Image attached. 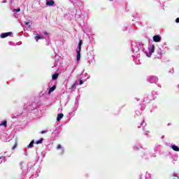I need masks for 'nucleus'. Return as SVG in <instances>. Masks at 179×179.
<instances>
[{
  "mask_svg": "<svg viewBox=\"0 0 179 179\" xmlns=\"http://www.w3.org/2000/svg\"><path fill=\"white\" fill-rule=\"evenodd\" d=\"M8 36H12V32L2 33L0 35V37L1 38H6V37H8Z\"/></svg>",
  "mask_w": 179,
  "mask_h": 179,
  "instance_id": "f257e3e1",
  "label": "nucleus"
},
{
  "mask_svg": "<svg viewBox=\"0 0 179 179\" xmlns=\"http://www.w3.org/2000/svg\"><path fill=\"white\" fill-rule=\"evenodd\" d=\"M153 41L155 43H160V41H162V38L159 35H155L153 36Z\"/></svg>",
  "mask_w": 179,
  "mask_h": 179,
  "instance_id": "f03ea898",
  "label": "nucleus"
},
{
  "mask_svg": "<svg viewBox=\"0 0 179 179\" xmlns=\"http://www.w3.org/2000/svg\"><path fill=\"white\" fill-rule=\"evenodd\" d=\"M54 3H55V2L54 1V0H50V1H48L46 2V5L48 6H52L54 5Z\"/></svg>",
  "mask_w": 179,
  "mask_h": 179,
  "instance_id": "7ed1b4c3",
  "label": "nucleus"
},
{
  "mask_svg": "<svg viewBox=\"0 0 179 179\" xmlns=\"http://www.w3.org/2000/svg\"><path fill=\"white\" fill-rule=\"evenodd\" d=\"M56 89H57V85H53L52 87L50 88L48 94H51V93H52V92H54V90H55Z\"/></svg>",
  "mask_w": 179,
  "mask_h": 179,
  "instance_id": "20e7f679",
  "label": "nucleus"
},
{
  "mask_svg": "<svg viewBox=\"0 0 179 179\" xmlns=\"http://www.w3.org/2000/svg\"><path fill=\"white\" fill-rule=\"evenodd\" d=\"M58 76H59V73H58L53 74L52 76V80H57V79H58Z\"/></svg>",
  "mask_w": 179,
  "mask_h": 179,
  "instance_id": "39448f33",
  "label": "nucleus"
},
{
  "mask_svg": "<svg viewBox=\"0 0 179 179\" xmlns=\"http://www.w3.org/2000/svg\"><path fill=\"white\" fill-rule=\"evenodd\" d=\"M64 117V114L63 113H59L57 115V121H61V120H62V118Z\"/></svg>",
  "mask_w": 179,
  "mask_h": 179,
  "instance_id": "423d86ee",
  "label": "nucleus"
},
{
  "mask_svg": "<svg viewBox=\"0 0 179 179\" xmlns=\"http://www.w3.org/2000/svg\"><path fill=\"white\" fill-rule=\"evenodd\" d=\"M171 149H173V150H174L175 152H179V148L176 145H172Z\"/></svg>",
  "mask_w": 179,
  "mask_h": 179,
  "instance_id": "0eeeda50",
  "label": "nucleus"
},
{
  "mask_svg": "<svg viewBox=\"0 0 179 179\" xmlns=\"http://www.w3.org/2000/svg\"><path fill=\"white\" fill-rule=\"evenodd\" d=\"M150 52L151 54H153V52H155V45H152L150 47Z\"/></svg>",
  "mask_w": 179,
  "mask_h": 179,
  "instance_id": "6e6552de",
  "label": "nucleus"
},
{
  "mask_svg": "<svg viewBox=\"0 0 179 179\" xmlns=\"http://www.w3.org/2000/svg\"><path fill=\"white\" fill-rule=\"evenodd\" d=\"M80 51L81 50H77V61H80Z\"/></svg>",
  "mask_w": 179,
  "mask_h": 179,
  "instance_id": "1a4fd4ad",
  "label": "nucleus"
},
{
  "mask_svg": "<svg viewBox=\"0 0 179 179\" xmlns=\"http://www.w3.org/2000/svg\"><path fill=\"white\" fill-rule=\"evenodd\" d=\"M78 50L82 51V40H80L78 43Z\"/></svg>",
  "mask_w": 179,
  "mask_h": 179,
  "instance_id": "9d476101",
  "label": "nucleus"
},
{
  "mask_svg": "<svg viewBox=\"0 0 179 179\" xmlns=\"http://www.w3.org/2000/svg\"><path fill=\"white\" fill-rule=\"evenodd\" d=\"M8 122L6 120H4L2 123L0 124L1 126L3 125L5 128L7 127Z\"/></svg>",
  "mask_w": 179,
  "mask_h": 179,
  "instance_id": "9b49d317",
  "label": "nucleus"
},
{
  "mask_svg": "<svg viewBox=\"0 0 179 179\" xmlns=\"http://www.w3.org/2000/svg\"><path fill=\"white\" fill-rule=\"evenodd\" d=\"M33 145H34V141H31V143L27 145L28 148H33Z\"/></svg>",
  "mask_w": 179,
  "mask_h": 179,
  "instance_id": "f8f14e48",
  "label": "nucleus"
},
{
  "mask_svg": "<svg viewBox=\"0 0 179 179\" xmlns=\"http://www.w3.org/2000/svg\"><path fill=\"white\" fill-rule=\"evenodd\" d=\"M43 138H41L40 140L36 141V145H40V143H43Z\"/></svg>",
  "mask_w": 179,
  "mask_h": 179,
  "instance_id": "ddd939ff",
  "label": "nucleus"
},
{
  "mask_svg": "<svg viewBox=\"0 0 179 179\" xmlns=\"http://www.w3.org/2000/svg\"><path fill=\"white\" fill-rule=\"evenodd\" d=\"M75 87H76V83L71 85V87H70V90H73V89H75Z\"/></svg>",
  "mask_w": 179,
  "mask_h": 179,
  "instance_id": "4468645a",
  "label": "nucleus"
},
{
  "mask_svg": "<svg viewBox=\"0 0 179 179\" xmlns=\"http://www.w3.org/2000/svg\"><path fill=\"white\" fill-rule=\"evenodd\" d=\"M17 146V143L15 142V145H13V147L12 148V150H15V149H16V147Z\"/></svg>",
  "mask_w": 179,
  "mask_h": 179,
  "instance_id": "2eb2a0df",
  "label": "nucleus"
},
{
  "mask_svg": "<svg viewBox=\"0 0 179 179\" xmlns=\"http://www.w3.org/2000/svg\"><path fill=\"white\" fill-rule=\"evenodd\" d=\"M35 38H38L39 40L41 39V36L37 34L35 37Z\"/></svg>",
  "mask_w": 179,
  "mask_h": 179,
  "instance_id": "dca6fc26",
  "label": "nucleus"
},
{
  "mask_svg": "<svg viewBox=\"0 0 179 179\" xmlns=\"http://www.w3.org/2000/svg\"><path fill=\"white\" fill-rule=\"evenodd\" d=\"M20 10V8L14 9V11H15V12H19Z\"/></svg>",
  "mask_w": 179,
  "mask_h": 179,
  "instance_id": "f3484780",
  "label": "nucleus"
},
{
  "mask_svg": "<svg viewBox=\"0 0 179 179\" xmlns=\"http://www.w3.org/2000/svg\"><path fill=\"white\" fill-rule=\"evenodd\" d=\"M48 132V131H41V134H47Z\"/></svg>",
  "mask_w": 179,
  "mask_h": 179,
  "instance_id": "a211bd4d",
  "label": "nucleus"
},
{
  "mask_svg": "<svg viewBox=\"0 0 179 179\" xmlns=\"http://www.w3.org/2000/svg\"><path fill=\"white\" fill-rule=\"evenodd\" d=\"M61 144H58L57 146V149H61Z\"/></svg>",
  "mask_w": 179,
  "mask_h": 179,
  "instance_id": "6ab92c4d",
  "label": "nucleus"
},
{
  "mask_svg": "<svg viewBox=\"0 0 179 179\" xmlns=\"http://www.w3.org/2000/svg\"><path fill=\"white\" fill-rule=\"evenodd\" d=\"M176 23H179V18L178 17V18H176Z\"/></svg>",
  "mask_w": 179,
  "mask_h": 179,
  "instance_id": "aec40b11",
  "label": "nucleus"
},
{
  "mask_svg": "<svg viewBox=\"0 0 179 179\" xmlns=\"http://www.w3.org/2000/svg\"><path fill=\"white\" fill-rule=\"evenodd\" d=\"M80 85H83V80H80Z\"/></svg>",
  "mask_w": 179,
  "mask_h": 179,
  "instance_id": "412c9836",
  "label": "nucleus"
},
{
  "mask_svg": "<svg viewBox=\"0 0 179 179\" xmlns=\"http://www.w3.org/2000/svg\"><path fill=\"white\" fill-rule=\"evenodd\" d=\"M30 22H24V24L27 25V24H29Z\"/></svg>",
  "mask_w": 179,
  "mask_h": 179,
  "instance_id": "4be33fe9",
  "label": "nucleus"
},
{
  "mask_svg": "<svg viewBox=\"0 0 179 179\" xmlns=\"http://www.w3.org/2000/svg\"><path fill=\"white\" fill-rule=\"evenodd\" d=\"M44 34H45V36H48V32H47V31H45V32H44Z\"/></svg>",
  "mask_w": 179,
  "mask_h": 179,
  "instance_id": "5701e85b",
  "label": "nucleus"
},
{
  "mask_svg": "<svg viewBox=\"0 0 179 179\" xmlns=\"http://www.w3.org/2000/svg\"><path fill=\"white\" fill-rule=\"evenodd\" d=\"M110 1H113V0H110Z\"/></svg>",
  "mask_w": 179,
  "mask_h": 179,
  "instance_id": "b1692460",
  "label": "nucleus"
}]
</instances>
